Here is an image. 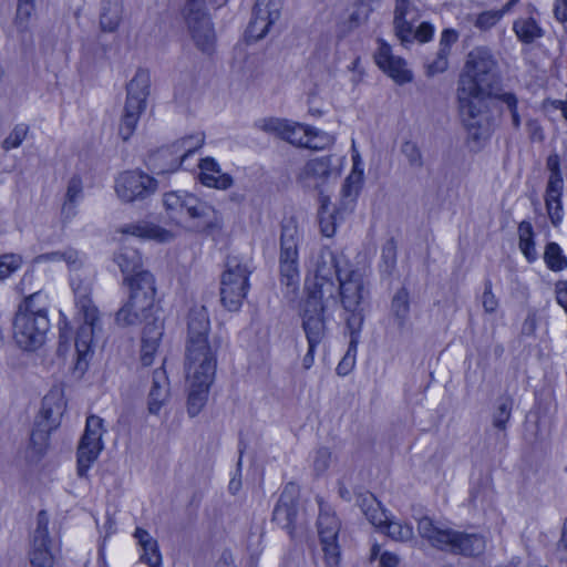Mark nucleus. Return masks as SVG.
I'll list each match as a JSON object with an SVG mask.
<instances>
[{"instance_id": "nucleus-1", "label": "nucleus", "mask_w": 567, "mask_h": 567, "mask_svg": "<svg viewBox=\"0 0 567 567\" xmlns=\"http://www.w3.org/2000/svg\"><path fill=\"white\" fill-rule=\"evenodd\" d=\"M48 297L41 291L25 297L18 306L12 327L13 340L24 351H34L45 341L50 330Z\"/></svg>"}, {"instance_id": "nucleus-2", "label": "nucleus", "mask_w": 567, "mask_h": 567, "mask_svg": "<svg viewBox=\"0 0 567 567\" xmlns=\"http://www.w3.org/2000/svg\"><path fill=\"white\" fill-rule=\"evenodd\" d=\"M417 533L432 547L453 555L477 557L486 548V539L482 534L456 530L429 516L417 519Z\"/></svg>"}, {"instance_id": "nucleus-3", "label": "nucleus", "mask_w": 567, "mask_h": 567, "mask_svg": "<svg viewBox=\"0 0 567 567\" xmlns=\"http://www.w3.org/2000/svg\"><path fill=\"white\" fill-rule=\"evenodd\" d=\"M130 298L116 312L115 320L122 327L137 324L145 321L152 322L155 317V286L151 272H138L130 279Z\"/></svg>"}, {"instance_id": "nucleus-4", "label": "nucleus", "mask_w": 567, "mask_h": 567, "mask_svg": "<svg viewBox=\"0 0 567 567\" xmlns=\"http://www.w3.org/2000/svg\"><path fill=\"white\" fill-rule=\"evenodd\" d=\"M367 293L363 277L357 270H348L337 284V305L340 302L347 313L346 324L351 336V346L357 343L363 324L361 303Z\"/></svg>"}, {"instance_id": "nucleus-5", "label": "nucleus", "mask_w": 567, "mask_h": 567, "mask_svg": "<svg viewBox=\"0 0 567 567\" xmlns=\"http://www.w3.org/2000/svg\"><path fill=\"white\" fill-rule=\"evenodd\" d=\"M256 126L298 147L322 150L332 142L329 134L286 118H262Z\"/></svg>"}, {"instance_id": "nucleus-6", "label": "nucleus", "mask_w": 567, "mask_h": 567, "mask_svg": "<svg viewBox=\"0 0 567 567\" xmlns=\"http://www.w3.org/2000/svg\"><path fill=\"white\" fill-rule=\"evenodd\" d=\"M346 272L342 260L337 254L329 248L321 249L316 262L313 280L306 281L307 297L330 301L332 306H337V284Z\"/></svg>"}, {"instance_id": "nucleus-7", "label": "nucleus", "mask_w": 567, "mask_h": 567, "mask_svg": "<svg viewBox=\"0 0 567 567\" xmlns=\"http://www.w3.org/2000/svg\"><path fill=\"white\" fill-rule=\"evenodd\" d=\"M210 322L204 306L194 307L188 315V331L185 363L216 362V352L219 347L217 340H209Z\"/></svg>"}, {"instance_id": "nucleus-8", "label": "nucleus", "mask_w": 567, "mask_h": 567, "mask_svg": "<svg viewBox=\"0 0 567 567\" xmlns=\"http://www.w3.org/2000/svg\"><path fill=\"white\" fill-rule=\"evenodd\" d=\"M301 237L297 220L293 217L285 218L279 240V274L281 285L292 293L298 290L300 284L298 247Z\"/></svg>"}, {"instance_id": "nucleus-9", "label": "nucleus", "mask_w": 567, "mask_h": 567, "mask_svg": "<svg viewBox=\"0 0 567 567\" xmlns=\"http://www.w3.org/2000/svg\"><path fill=\"white\" fill-rule=\"evenodd\" d=\"M75 307L78 315L83 319V324L79 328L75 337V350L78 361L75 368L84 371L87 365V355L91 352V344L95 329L100 321L99 309L91 299L89 287L78 286L74 289Z\"/></svg>"}, {"instance_id": "nucleus-10", "label": "nucleus", "mask_w": 567, "mask_h": 567, "mask_svg": "<svg viewBox=\"0 0 567 567\" xmlns=\"http://www.w3.org/2000/svg\"><path fill=\"white\" fill-rule=\"evenodd\" d=\"M496 66L497 63L487 49H475L468 54L466 70L461 75L458 85L465 86L464 90L467 91L494 94L498 83Z\"/></svg>"}, {"instance_id": "nucleus-11", "label": "nucleus", "mask_w": 567, "mask_h": 567, "mask_svg": "<svg viewBox=\"0 0 567 567\" xmlns=\"http://www.w3.org/2000/svg\"><path fill=\"white\" fill-rule=\"evenodd\" d=\"M150 85V72L140 69L126 86L124 113L118 127V133L123 141H127L136 128L140 116L146 107Z\"/></svg>"}, {"instance_id": "nucleus-12", "label": "nucleus", "mask_w": 567, "mask_h": 567, "mask_svg": "<svg viewBox=\"0 0 567 567\" xmlns=\"http://www.w3.org/2000/svg\"><path fill=\"white\" fill-rule=\"evenodd\" d=\"M183 16L195 47L205 54H212L215 49L216 34L205 10V0H187Z\"/></svg>"}, {"instance_id": "nucleus-13", "label": "nucleus", "mask_w": 567, "mask_h": 567, "mask_svg": "<svg viewBox=\"0 0 567 567\" xmlns=\"http://www.w3.org/2000/svg\"><path fill=\"white\" fill-rule=\"evenodd\" d=\"M249 269L237 257H229L220 282V300L229 311H237L247 295Z\"/></svg>"}, {"instance_id": "nucleus-14", "label": "nucleus", "mask_w": 567, "mask_h": 567, "mask_svg": "<svg viewBox=\"0 0 567 567\" xmlns=\"http://www.w3.org/2000/svg\"><path fill=\"white\" fill-rule=\"evenodd\" d=\"M204 142L205 135L202 132L185 136L171 147L161 148L151 155L150 166L157 174L175 172L185 158L203 146Z\"/></svg>"}, {"instance_id": "nucleus-15", "label": "nucleus", "mask_w": 567, "mask_h": 567, "mask_svg": "<svg viewBox=\"0 0 567 567\" xmlns=\"http://www.w3.org/2000/svg\"><path fill=\"white\" fill-rule=\"evenodd\" d=\"M319 515L317 519L318 536L328 567H338L341 551L338 542L341 522L333 508L321 498H318Z\"/></svg>"}, {"instance_id": "nucleus-16", "label": "nucleus", "mask_w": 567, "mask_h": 567, "mask_svg": "<svg viewBox=\"0 0 567 567\" xmlns=\"http://www.w3.org/2000/svg\"><path fill=\"white\" fill-rule=\"evenodd\" d=\"M216 362L185 363L186 380L189 385L187 412L196 416L205 406L209 388L216 373Z\"/></svg>"}, {"instance_id": "nucleus-17", "label": "nucleus", "mask_w": 567, "mask_h": 567, "mask_svg": "<svg viewBox=\"0 0 567 567\" xmlns=\"http://www.w3.org/2000/svg\"><path fill=\"white\" fill-rule=\"evenodd\" d=\"M157 181L141 169L122 172L115 179V193L126 204L144 202L156 193Z\"/></svg>"}, {"instance_id": "nucleus-18", "label": "nucleus", "mask_w": 567, "mask_h": 567, "mask_svg": "<svg viewBox=\"0 0 567 567\" xmlns=\"http://www.w3.org/2000/svg\"><path fill=\"white\" fill-rule=\"evenodd\" d=\"M103 419L90 415L85 430L78 446V474L85 477L91 465L97 460L103 450Z\"/></svg>"}, {"instance_id": "nucleus-19", "label": "nucleus", "mask_w": 567, "mask_h": 567, "mask_svg": "<svg viewBox=\"0 0 567 567\" xmlns=\"http://www.w3.org/2000/svg\"><path fill=\"white\" fill-rule=\"evenodd\" d=\"M330 301L306 298L301 310V327L308 346L318 347L328 336L326 312L330 309Z\"/></svg>"}, {"instance_id": "nucleus-20", "label": "nucleus", "mask_w": 567, "mask_h": 567, "mask_svg": "<svg viewBox=\"0 0 567 567\" xmlns=\"http://www.w3.org/2000/svg\"><path fill=\"white\" fill-rule=\"evenodd\" d=\"M546 165L549 171V177L545 192V206L551 224L558 226L564 216L561 203L564 181L560 174L558 155L548 156Z\"/></svg>"}, {"instance_id": "nucleus-21", "label": "nucleus", "mask_w": 567, "mask_h": 567, "mask_svg": "<svg viewBox=\"0 0 567 567\" xmlns=\"http://www.w3.org/2000/svg\"><path fill=\"white\" fill-rule=\"evenodd\" d=\"M465 86L458 85L457 99L462 122L468 128H478L482 126L484 111L486 109L485 99L491 97V93H481L477 90H464Z\"/></svg>"}, {"instance_id": "nucleus-22", "label": "nucleus", "mask_w": 567, "mask_h": 567, "mask_svg": "<svg viewBox=\"0 0 567 567\" xmlns=\"http://www.w3.org/2000/svg\"><path fill=\"white\" fill-rule=\"evenodd\" d=\"M189 212L185 223L188 224V228L204 234H214L219 231L223 227L221 215L207 202L196 197L188 202Z\"/></svg>"}, {"instance_id": "nucleus-23", "label": "nucleus", "mask_w": 567, "mask_h": 567, "mask_svg": "<svg viewBox=\"0 0 567 567\" xmlns=\"http://www.w3.org/2000/svg\"><path fill=\"white\" fill-rule=\"evenodd\" d=\"M296 494V486L293 484H288L280 494L272 513L274 522L281 528L286 529L290 536L293 535L298 517V502Z\"/></svg>"}, {"instance_id": "nucleus-24", "label": "nucleus", "mask_w": 567, "mask_h": 567, "mask_svg": "<svg viewBox=\"0 0 567 567\" xmlns=\"http://www.w3.org/2000/svg\"><path fill=\"white\" fill-rule=\"evenodd\" d=\"M374 55L375 63L398 84H404L412 81V72L406 69V63L402 58L392 54L391 47L383 40Z\"/></svg>"}, {"instance_id": "nucleus-25", "label": "nucleus", "mask_w": 567, "mask_h": 567, "mask_svg": "<svg viewBox=\"0 0 567 567\" xmlns=\"http://www.w3.org/2000/svg\"><path fill=\"white\" fill-rule=\"evenodd\" d=\"M419 18V10L411 0H395L393 24L395 35L402 45L408 47L412 43V28Z\"/></svg>"}, {"instance_id": "nucleus-26", "label": "nucleus", "mask_w": 567, "mask_h": 567, "mask_svg": "<svg viewBox=\"0 0 567 567\" xmlns=\"http://www.w3.org/2000/svg\"><path fill=\"white\" fill-rule=\"evenodd\" d=\"M332 156H321L308 161L301 168L298 179L305 187L319 188L334 173Z\"/></svg>"}, {"instance_id": "nucleus-27", "label": "nucleus", "mask_w": 567, "mask_h": 567, "mask_svg": "<svg viewBox=\"0 0 567 567\" xmlns=\"http://www.w3.org/2000/svg\"><path fill=\"white\" fill-rule=\"evenodd\" d=\"M198 167L200 169L198 178L203 185L220 190H226L233 186V177L229 174L221 173L219 164L213 157L202 158Z\"/></svg>"}, {"instance_id": "nucleus-28", "label": "nucleus", "mask_w": 567, "mask_h": 567, "mask_svg": "<svg viewBox=\"0 0 567 567\" xmlns=\"http://www.w3.org/2000/svg\"><path fill=\"white\" fill-rule=\"evenodd\" d=\"M163 336V321L154 319L143 328L142 346H141V362L147 367L153 363L154 355L157 352L159 342Z\"/></svg>"}, {"instance_id": "nucleus-29", "label": "nucleus", "mask_w": 567, "mask_h": 567, "mask_svg": "<svg viewBox=\"0 0 567 567\" xmlns=\"http://www.w3.org/2000/svg\"><path fill=\"white\" fill-rule=\"evenodd\" d=\"M534 13H536V9L528 4L527 16L517 18L513 23V31L517 39L525 44L535 42L543 38L545 33Z\"/></svg>"}, {"instance_id": "nucleus-30", "label": "nucleus", "mask_w": 567, "mask_h": 567, "mask_svg": "<svg viewBox=\"0 0 567 567\" xmlns=\"http://www.w3.org/2000/svg\"><path fill=\"white\" fill-rule=\"evenodd\" d=\"M169 396V382L162 367L153 372L152 386L148 394V411L157 414Z\"/></svg>"}, {"instance_id": "nucleus-31", "label": "nucleus", "mask_w": 567, "mask_h": 567, "mask_svg": "<svg viewBox=\"0 0 567 567\" xmlns=\"http://www.w3.org/2000/svg\"><path fill=\"white\" fill-rule=\"evenodd\" d=\"M362 172H351L349 174L341 188L337 214H349L354 209L357 198L362 187Z\"/></svg>"}, {"instance_id": "nucleus-32", "label": "nucleus", "mask_w": 567, "mask_h": 567, "mask_svg": "<svg viewBox=\"0 0 567 567\" xmlns=\"http://www.w3.org/2000/svg\"><path fill=\"white\" fill-rule=\"evenodd\" d=\"M121 233L140 238L153 239L158 243H167L174 238L173 233L148 221H137L123 226Z\"/></svg>"}, {"instance_id": "nucleus-33", "label": "nucleus", "mask_w": 567, "mask_h": 567, "mask_svg": "<svg viewBox=\"0 0 567 567\" xmlns=\"http://www.w3.org/2000/svg\"><path fill=\"white\" fill-rule=\"evenodd\" d=\"M357 505L365 518L377 528H383L388 523L385 509L372 493L365 492L357 496Z\"/></svg>"}, {"instance_id": "nucleus-34", "label": "nucleus", "mask_w": 567, "mask_h": 567, "mask_svg": "<svg viewBox=\"0 0 567 567\" xmlns=\"http://www.w3.org/2000/svg\"><path fill=\"white\" fill-rule=\"evenodd\" d=\"M122 0H102L99 24L102 32H115L122 21Z\"/></svg>"}, {"instance_id": "nucleus-35", "label": "nucleus", "mask_w": 567, "mask_h": 567, "mask_svg": "<svg viewBox=\"0 0 567 567\" xmlns=\"http://www.w3.org/2000/svg\"><path fill=\"white\" fill-rule=\"evenodd\" d=\"M114 261L118 265L121 271L123 272L124 280L130 286V279L137 276L138 272H144L142 270V257L137 249L132 247H122L120 251L115 255Z\"/></svg>"}, {"instance_id": "nucleus-36", "label": "nucleus", "mask_w": 567, "mask_h": 567, "mask_svg": "<svg viewBox=\"0 0 567 567\" xmlns=\"http://www.w3.org/2000/svg\"><path fill=\"white\" fill-rule=\"evenodd\" d=\"M134 537L142 548L141 560L148 567H161L162 556L158 550L157 540L154 539L147 530L141 527L135 529Z\"/></svg>"}, {"instance_id": "nucleus-37", "label": "nucleus", "mask_w": 567, "mask_h": 567, "mask_svg": "<svg viewBox=\"0 0 567 567\" xmlns=\"http://www.w3.org/2000/svg\"><path fill=\"white\" fill-rule=\"evenodd\" d=\"M83 198V183L81 177L72 176L68 182L65 198L61 208V216L64 221H70L76 215V206Z\"/></svg>"}, {"instance_id": "nucleus-38", "label": "nucleus", "mask_w": 567, "mask_h": 567, "mask_svg": "<svg viewBox=\"0 0 567 567\" xmlns=\"http://www.w3.org/2000/svg\"><path fill=\"white\" fill-rule=\"evenodd\" d=\"M491 97H494L496 101L501 103V110L508 111L512 118L513 127L518 131L522 125L520 115L518 113V97L514 92L504 91L501 89L494 90V94Z\"/></svg>"}, {"instance_id": "nucleus-39", "label": "nucleus", "mask_w": 567, "mask_h": 567, "mask_svg": "<svg viewBox=\"0 0 567 567\" xmlns=\"http://www.w3.org/2000/svg\"><path fill=\"white\" fill-rule=\"evenodd\" d=\"M391 315L398 326L403 328L410 316V295L406 288H400L391 301Z\"/></svg>"}, {"instance_id": "nucleus-40", "label": "nucleus", "mask_w": 567, "mask_h": 567, "mask_svg": "<svg viewBox=\"0 0 567 567\" xmlns=\"http://www.w3.org/2000/svg\"><path fill=\"white\" fill-rule=\"evenodd\" d=\"M49 441V433L45 430H34L30 435L29 444L24 456L30 463H35L44 455Z\"/></svg>"}, {"instance_id": "nucleus-41", "label": "nucleus", "mask_w": 567, "mask_h": 567, "mask_svg": "<svg viewBox=\"0 0 567 567\" xmlns=\"http://www.w3.org/2000/svg\"><path fill=\"white\" fill-rule=\"evenodd\" d=\"M35 262H58L64 261L71 270H76L82 265V259L79 251L73 248H68L62 251H52L42 254L35 257Z\"/></svg>"}, {"instance_id": "nucleus-42", "label": "nucleus", "mask_w": 567, "mask_h": 567, "mask_svg": "<svg viewBox=\"0 0 567 567\" xmlns=\"http://www.w3.org/2000/svg\"><path fill=\"white\" fill-rule=\"evenodd\" d=\"M277 21L272 20L271 18L265 17V14H261L260 12H257V10L254 9V17L247 28L246 35L249 40H261L268 34L270 28Z\"/></svg>"}, {"instance_id": "nucleus-43", "label": "nucleus", "mask_w": 567, "mask_h": 567, "mask_svg": "<svg viewBox=\"0 0 567 567\" xmlns=\"http://www.w3.org/2000/svg\"><path fill=\"white\" fill-rule=\"evenodd\" d=\"M49 544L50 540L38 544L37 539L32 538L31 550L29 553L32 567H53V556L49 549Z\"/></svg>"}, {"instance_id": "nucleus-44", "label": "nucleus", "mask_w": 567, "mask_h": 567, "mask_svg": "<svg viewBox=\"0 0 567 567\" xmlns=\"http://www.w3.org/2000/svg\"><path fill=\"white\" fill-rule=\"evenodd\" d=\"M544 260L553 271H560L567 267V258L556 243H549L545 247Z\"/></svg>"}, {"instance_id": "nucleus-45", "label": "nucleus", "mask_w": 567, "mask_h": 567, "mask_svg": "<svg viewBox=\"0 0 567 567\" xmlns=\"http://www.w3.org/2000/svg\"><path fill=\"white\" fill-rule=\"evenodd\" d=\"M383 528L386 529L388 536L396 542L405 543L414 538L413 527L408 523L388 519Z\"/></svg>"}, {"instance_id": "nucleus-46", "label": "nucleus", "mask_w": 567, "mask_h": 567, "mask_svg": "<svg viewBox=\"0 0 567 567\" xmlns=\"http://www.w3.org/2000/svg\"><path fill=\"white\" fill-rule=\"evenodd\" d=\"M186 192H168L163 196V205L168 218L181 225V203Z\"/></svg>"}, {"instance_id": "nucleus-47", "label": "nucleus", "mask_w": 567, "mask_h": 567, "mask_svg": "<svg viewBox=\"0 0 567 567\" xmlns=\"http://www.w3.org/2000/svg\"><path fill=\"white\" fill-rule=\"evenodd\" d=\"M513 400L504 398L498 401L497 408L493 413V426L499 431H505L512 415Z\"/></svg>"}, {"instance_id": "nucleus-48", "label": "nucleus", "mask_w": 567, "mask_h": 567, "mask_svg": "<svg viewBox=\"0 0 567 567\" xmlns=\"http://www.w3.org/2000/svg\"><path fill=\"white\" fill-rule=\"evenodd\" d=\"M33 12V0H19L14 24L20 32L28 30L29 20Z\"/></svg>"}, {"instance_id": "nucleus-49", "label": "nucleus", "mask_w": 567, "mask_h": 567, "mask_svg": "<svg viewBox=\"0 0 567 567\" xmlns=\"http://www.w3.org/2000/svg\"><path fill=\"white\" fill-rule=\"evenodd\" d=\"M401 153L406 158L409 165L413 168H421L424 164L423 155L417 146V144L413 141H405L401 145Z\"/></svg>"}, {"instance_id": "nucleus-50", "label": "nucleus", "mask_w": 567, "mask_h": 567, "mask_svg": "<svg viewBox=\"0 0 567 567\" xmlns=\"http://www.w3.org/2000/svg\"><path fill=\"white\" fill-rule=\"evenodd\" d=\"M22 265V258L17 254H3L0 256V280L10 277Z\"/></svg>"}, {"instance_id": "nucleus-51", "label": "nucleus", "mask_w": 567, "mask_h": 567, "mask_svg": "<svg viewBox=\"0 0 567 567\" xmlns=\"http://www.w3.org/2000/svg\"><path fill=\"white\" fill-rule=\"evenodd\" d=\"M282 4L284 0H257L255 10L265 14L267 18L278 21L281 14Z\"/></svg>"}, {"instance_id": "nucleus-52", "label": "nucleus", "mask_w": 567, "mask_h": 567, "mask_svg": "<svg viewBox=\"0 0 567 567\" xmlns=\"http://www.w3.org/2000/svg\"><path fill=\"white\" fill-rule=\"evenodd\" d=\"M372 7L368 1H359L355 3L352 12L350 13L348 20L350 21L351 27H360L365 23L372 12Z\"/></svg>"}, {"instance_id": "nucleus-53", "label": "nucleus", "mask_w": 567, "mask_h": 567, "mask_svg": "<svg viewBox=\"0 0 567 567\" xmlns=\"http://www.w3.org/2000/svg\"><path fill=\"white\" fill-rule=\"evenodd\" d=\"M29 127L25 124H18L2 142V148L10 151L19 147L25 140Z\"/></svg>"}, {"instance_id": "nucleus-54", "label": "nucleus", "mask_w": 567, "mask_h": 567, "mask_svg": "<svg viewBox=\"0 0 567 567\" xmlns=\"http://www.w3.org/2000/svg\"><path fill=\"white\" fill-rule=\"evenodd\" d=\"M508 11H505V4L499 10H489L484 11L478 14L475 25L480 29L487 30L494 27L505 13Z\"/></svg>"}, {"instance_id": "nucleus-55", "label": "nucleus", "mask_w": 567, "mask_h": 567, "mask_svg": "<svg viewBox=\"0 0 567 567\" xmlns=\"http://www.w3.org/2000/svg\"><path fill=\"white\" fill-rule=\"evenodd\" d=\"M63 404L61 402V398L59 393L51 392L45 395L42 403V414L45 419L50 420L55 414L59 415L62 413Z\"/></svg>"}, {"instance_id": "nucleus-56", "label": "nucleus", "mask_w": 567, "mask_h": 567, "mask_svg": "<svg viewBox=\"0 0 567 567\" xmlns=\"http://www.w3.org/2000/svg\"><path fill=\"white\" fill-rule=\"evenodd\" d=\"M449 52L444 49H439L437 53L432 60H427L425 66L429 75H434L444 72L449 66Z\"/></svg>"}, {"instance_id": "nucleus-57", "label": "nucleus", "mask_w": 567, "mask_h": 567, "mask_svg": "<svg viewBox=\"0 0 567 567\" xmlns=\"http://www.w3.org/2000/svg\"><path fill=\"white\" fill-rule=\"evenodd\" d=\"M337 215H338L337 213L336 214L329 213L326 215L324 205H322L321 212L319 214V226H320V231L324 237L329 238L334 235L336 228H337V223H336Z\"/></svg>"}, {"instance_id": "nucleus-58", "label": "nucleus", "mask_w": 567, "mask_h": 567, "mask_svg": "<svg viewBox=\"0 0 567 567\" xmlns=\"http://www.w3.org/2000/svg\"><path fill=\"white\" fill-rule=\"evenodd\" d=\"M331 451L328 447H319L313 457V471L317 475L323 474L330 466Z\"/></svg>"}, {"instance_id": "nucleus-59", "label": "nucleus", "mask_w": 567, "mask_h": 567, "mask_svg": "<svg viewBox=\"0 0 567 567\" xmlns=\"http://www.w3.org/2000/svg\"><path fill=\"white\" fill-rule=\"evenodd\" d=\"M381 258L384 262L385 270L391 271L396 262V243L393 238L388 239L383 245Z\"/></svg>"}, {"instance_id": "nucleus-60", "label": "nucleus", "mask_w": 567, "mask_h": 567, "mask_svg": "<svg viewBox=\"0 0 567 567\" xmlns=\"http://www.w3.org/2000/svg\"><path fill=\"white\" fill-rule=\"evenodd\" d=\"M49 517L45 511H40L37 517V528L33 533V537L35 538L38 544L44 540H50L49 538Z\"/></svg>"}, {"instance_id": "nucleus-61", "label": "nucleus", "mask_w": 567, "mask_h": 567, "mask_svg": "<svg viewBox=\"0 0 567 567\" xmlns=\"http://www.w3.org/2000/svg\"><path fill=\"white\" fill-rule=\"evenodd\" d=\"M482 305L487 313H493L498 307V300L492 291L491 280H486L485 289L482 296Z\"/></svg>"}, {"instance_id": "nucleus-62", "label": "nucleus", "mask_w": 567, "mask_h": 567, "mask_svg": "<svg viewBox=\"0 0 567 567\" xmlns=\"http://www.w3.org/2000/svg\"><path fill=\"white\" fill-rule=\"evenodd\" d=\"M433 32V27L427 22H423L419 25V28L415 31L412 30V42L414 40H417L420 42H427L429 40L432 39Z\"/></svg>"}, {"instance_id": "nucleus-63", "label": "nucleus", "mask_w": 567, "mask_h": 567, "mask_svg": "<svg viewBox=\"0 0 567 567\" xmlns=\"http://www.w3.org/2000/svg\"><path fill=\"white\" fill-rule=\"evenodd\" d=\"M526 128L532 141L542 142L545 138L540 123L535 118H529L526 122Z\"/></svg>"}, {"instance_id": "nucleus-64", "label": "nucleus", "mask_w": 567, "mask_h": 567, "mask_svg": "<svg viewBox=\"0 0 567 567\" xmlns=\"http://www.w3.org/2000/svg\"><path fill=\"white\" fill-rule=\"evenodd\" d=\"M458 39V33L453 29H445L440 39V48L444 49L445 52L451 51L452 44H454Z\"/></svg>"}]
</instances>
